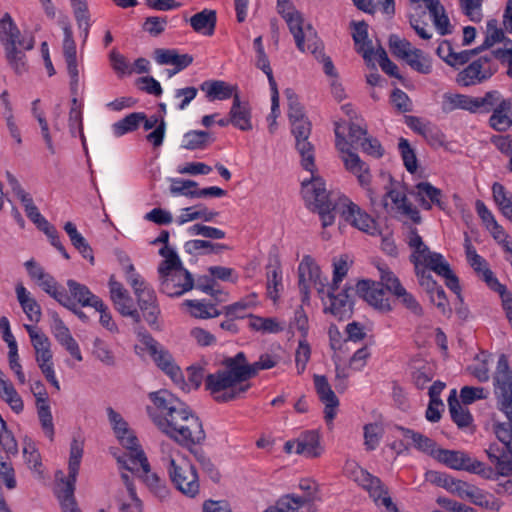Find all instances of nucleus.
Wrapping results in <instances>:
<instances>
[{
  "mask_svg": "<svg viewBox=\"0 0 512 512\" xmlns=\"http://www.w3.org/2000/svg\"><path fill=\"white\" fill-rule=\"evenodd\" d=\"M67 286L72 300H76L82 306H91L94 308L102 307V300L94 295L87 286L72 279L67 281Z\"/></svg>",
  "mask_w": 512,
  "mask_h": 512,
  "instance_id": "nucleus-34",
  "label": "nucleus"
},
{
  "mask_svg": "<svg viewBox=\"0 0 512 512\" xmlns=\"http://www.w3.org/2000/svg\"><path fill=\"white\" fill-rule=\"evenodd\" d=\"M323 448L320 445V435L316 430H309L301 433L296 439L295 453L307 457L316 458L322 454Z\"/></svg>",
  "mask_w": 512,
  "mask_h": 512,
  "instance_id": "nucleus-32",
  "label": "nucleus"
},
{
  "mask_svg": "<svg viewBox=\"0 0 512 512\" xmlns=\"http://www.w3.org/2000/svg\"><path fill=\"white\" fill-rule=\"evenodd\" d=\"M356 291L369 305L386 312L391 309L389 299L381 284L371 280H361L356 285Z\"/></svg>",
  "mask_w": 512,
  "mask_h": 512,
  "instance_id": "nucleus-17",
  "label": "nucleus"
},
{
  "mask_svg": "<svg viewBox=\"0 0 512 512\" xmlns=\"http://www.w3.org/2000/svg\"><path fill=\"white\" fill-rule=\"evenodd\" d=\"M341 204V215L346 222L369 235H376L378 233L375 220L357 204L350 201L347 197H341Z\"/></svg>",
  "mask_w": 512,
  "mask_h": 512,
  "instance_id": "nucleus-14",
  "label": "nucleus"
},
{
  "mask_svg": "<svg viewBox=\"0 0 512 512\" xmlns=\"http://www.w3.org/2000/svg\"><path fill=\"white\" fill-rule=\"evenodd\" d=\"M403 163L407 171L414 173L417 170V158L414 150L405 138H400L398 143Z\"/></svg>",
  "mask_w": 512,
  "mask_h": 512,
  "instance_id": "nucleus-63",
  "label": "nucleus"
},
{
  "mask_svg": "<svg viewBox=\"0 0 512 512\" xmlns=\"http://www.w3.org/2000/svg\"><path fill=\"white\" fill-rule=\"evenodd\" d=\"M39 421L41 423V427L44 430L45 435L53 440L54 437V424L53 418L50 410V406L47 403H38L36 404Z\"/></svg>",
  "mask_w": 512,
  "mask_h": 512,
  "instance_id": "nucleus-61",
  "label": "nucleus"
},
{
  "mask_svg": "<svg viewBox=\"0 0 512 512\" xmlns=\"http://www.w3.org/2000/svg\"><path fill=\"white\" fill-rule=\"evenodd\" d=\"M24 328L29 334L31 344L35 350V359L39 368L52 365L53 353L48 336L35 326L25 324Z\"/></svg>",
  "mask_w": 512,
  "mask_h": 512,
  "instance_id": "nucleus-18",
  "label": "nucleus"
},
{
  "mask_svg": "<svg viewBox=\"0 0 512 512\" xmlns=\"http://www.w3.org/2000/svg\"><path fill=\"white\" fill-rule=\"evenodd\" d=\"M144 343L159 368L174 380L181 377L180 368L173 363L172 356L168 351L164 350L151 336H148Z\"/></svg>",
  "mask_w": 512,
  "mask_h": 512,
  "instance_id": "nucleus-23",
  "label": "nucleus"
},
{
  "mask_svg": "<svg viewBox=\"0 0 512 512\" xmlns=\"http://www.w3.org/2000/svg\"><path fill=\"white\" fill-rule=\"evenodd\" d=\"M149 399L148 416L163 434L188 449L205 441L202 422L186 403L166 389L149 393Z\"/></svg>",
  "mask_w": 512,
  "mask_h": 512,
  "instance_id": "nucleus-1",
  "label": "nucleus"
},
{
  "mask_svg": "<svg viewBox=\"0 0 512 512\" xmlns=\"http://www.w3.org/2000/svg\"><path fill=\"white\" fill-rule=\"evenodd\" d=\"M483 96L473 97L457 93H445L443 95L442 110L452 112L456 109L469 111L470 113H480Z\"/></svg>",
  "mask_w": 512,
  "mask_h": 512,
  "instance_id": "nucleus-24",
  "label": "nucleus"
},
{
  "mask_svg": "<svg viewBox=\"0 0 512 512\" xmlns=\"http://www.w3.org/2000/svg\"><path fill=\"white\" fill-rule=\"evenodd\" d=\"M389 48L395 57L402 60H405V58L409 56L408 54L414 50L408 40L402 39L395 34L389 37Z\"/></svg>",
  "mask_w": 512,
  "mask_h": 512,
  "instance_id": "nucleus-62",
  "label": "nucleus"
},
{
  "mask_svg": "<svg viewBox=\"0 0 512 512\" xmlns=\"http://www.w3.org/2000/svg\"><path fill=\"white\" fill-rule=\"evenodd\" d=\"M476 363L470 365L468 370L479 381L487 382L490 379L489 364L492 362V357L485 351H481L475 357Z\"/></svg>",
  "mask_w": 512,
  "mask_h": 512,
  "instance_id": "nucleus-46",
  "label": "nucleus"
},
{
  "mask_svg": "<svg viewBox=\"0 0 512 512\" xmlns=\"http://www.w3.org/2000/svg\"><path fill=\"white\" fill-rule=\"evenodd\" d=\"M279 14L287 23L298 50L318 55L322 48V41L311 24L304 26L302 13L293 6H288L287 8L280 9Z\"/></svg>",
  "mask_w": 512,
  "mask_h": 512,
  "instance_id": "nucleus-5",
  "label": "nucleus"
},
{
  "mask_svg": "<svg viewBox=\"0 0 512 512\" xmlns=\"http://www.w3.org/2000/svg\"><path fill=\"white\" fill-rule=\"evenodd\" d=\"M167 472L174 487L183 495L194 498L199 494L200 483L196 468L187 458L169 457Z\"/></svg>",
  "mask_w": 512,
  "mask_h": 512,
  "instance_id": "nucleus-8",
  "label": "nucleus"
},
{
  "mask_svg": "<svg viewBox=\"0 0 512 512\" xmlns=\"http://www.w3.org/2000/svg\"><path fill=\"white\" fill-rule=\"evenodd\" d=\"M412 3H423L428 9L433 23L440 35L444 36L452 32L450 21L445 13L440 0H410Z\"/></svg>",
  "mask_w": 512,
  "mask_h": 512,
  "instance_id": "nucleus-31",
  "label": "nucleus"
},
{
  "mask_svg": "<svg viewBox=\"0 0 512 512\" xmlns=\"http://www.w3.org/2000/svg\"><path fill=\"white\" fill-rule=\"evenodd\" d=\"M249 317V327L252 330L262 333H279L284 329L276 318H264L256 315H250Z\"/></svg>",
  "mask_w": 512,
  "mask_h": 512,
  "instance_id": "nucleus-52",
  "label": "nucleus"
},
{
  "mask_svg": "<svg viewBox=\"0 0 512 512\" xmlns=\"http://www.w3.org/2000/svg\"><path fill=\"white\" fill-rule=\"evenodd\" d=\"M69 131L72 137L79 135L83 149L87 152L86 138L83 132V116L80 107H71L68 119Z\"/></svg>",
  "mask_w": 512,
  "mask_h": 512,
  "instance_id": "nucleus-53",
  "label": "nucleus"
},
{
  "mask_svg": "<svg viewBox=\"0 0 512 512\" xmlns=\"http://www.w3.org/2000/svg\"><path fill=\"white\" fill-rule=\"evenodd\" d=\"M143 119V112H132L112 125L113 134L116 137H121L127 133L134 132L139 128Z\"/></svg>",
  "mask_w": 512,
  "mask_h": 512,
  "instance_id": "nucleus-42",
  "label": "nucleus"
},
{
  "mask_svg": "<svg viewBox=\"0 0 512 512\" xmlns=\"http://www.w3.org/2000/svg\"><path fill=\"white\" fill-rule=\"evenodd\" d=\"M335 136L336 148L344 154L342 160L345 168L357 177L359 184L367 190L371 204L375 205L376 199L373 190L370 188L371 174L367 164L360 159L358 154L349 149V143L343 133L340 132L339 124H336Z\"/></svg>",
  "mask_w": 512,
  "mask_h": 512,
  "instance_id": "nucleus-9",
  "label": "nucleus"
},
{
  "mask_svg": "<svg viewBox=\"0 0 512 512\" xmlns=\"http://www.w3.org/2000/svg\"><path fill=\"white\" fill-rule=\"evenodd\" d=\"M383 435L382 427L377 423H369L364 426V445L366 450H375Z\"/></svg>",
  "mask_w": 512,
  "mask_h": 512,
  "instance_id": "nucleus-60",
  "label": "nucleus"
},
{
  "mask_svg": "<svg viewBox=\"0 0 512 512\" xmlns=\"http://www.w3.org/2000/svg\"><path fill=\"white\" fill-rule=\"evenodd\" d=\"M185 305L190 308L191 314L196 318L208 319L223 314L214 304L205 303L203 301L186 300Z\"/></svg>",
  "mask_w": 512,
  "mask_h": 512,
  "instance_id": "nucleus-48",
  "label": "nucleus"
},
{
  "mask_svg": "<svg viewBox=\"0 0 512 512\" xmlns=\"http://www.w3.org/2000/svg\"><path fill=\"white\" fill-rule=\"evenodd\" d=\"M421 265L426 269L434 271L436 274H446L449 272V263L444 259L440 253L431 252L428 253L425 259L421 262Z\"/></svg>",
  "mask_w": 512,
  "mask_h": 512,
  "instance_id": "nucleus-58",
  "label": "nucleus"
},
{
  "mask_svg": "<svg viewBox=\"0 0 512 512\" xmlns=\"http://www.w3.org/2000/svg\"><path fill=\"white\" fill-rule=\"evenodd\" d=\"M52 324L51 332L60 345L77 361H82V354L78 343L73 338L68 327L61 320L56 312H51Z\"/></svg>",
  "mask_w": 512,
  "mask_h": 512,
  "instance_id": "nucleus-22",
  "label": "nucleus"
},
{
  "mask_svg": "<svg viewBox=\"0 0 512 512\" xmlns=\"http://www.w3.org/2000/svg\"><path fill=\"white\" fill-rule=\"evenodd\" d=\"M503 39L504 32L501 28H498V21L496 19H490L486 25L485 40L479 48H481V51H484L494 44L501 42Z\"/></svg>",
  "mask_w": 512,
  "mask_h": 512,
  "instance_id": "nucleus-59",
  "label": "nucleus"
},
{
  "mask_svg": "<svg viewBox=\"0 0 512 512\" xmlns=\"http://www.w3.org/2000/svg\"><path fill=\"white\" fill-rule=\"evenodd\" d=\"M432 457L447 467L455 470L468 471L472 459L468 454L458 450L437 448L432 452Z\"/></svg>",
  "mask_w": 512,
  "mask_h": 512,
  "instance_id": "nucleus-30",
  "label": "nucleus"
},
{
  "mask_svg": "<svg viewBox=\"0 0 512 512\" xmlns=\"http://www.w3.org/2000/svg\"><path fill=\"white\" fill-rule=\"evenodd\" d=\"M137 297L138 306L142 313L144 320L155 329L159 328L158 317L160 309L157 304L156 294L150 287L135 294Z\"/></svg>",
  "mask_w": 512,
  "mask_h": 512,
  "instance_id": "nucleus-25",
  "label": "nucleus"
},
{
  "mask_svg": "<svg viewBox=\"0 0 512 512\" xmlns=\"http://www.w3.org/2000/svg\"><path fill=\"white\" fill-rule=\"evenodd\" d=\"M405 58V62L415 71L421 74H430L432 71V63L429 56L425 55L420 49L414 48V50L408 54Z\"/></svg>",
  "mask_w": 512,
  "mask_h": 512,
  "instance_id": "nucleus-49",
  "label": "nucleus"
},
{
  "mask_svg": "<svg viewBox=\"0 0 512 512\" xmlns=\"http://www.w3.org/2000/svg\"><path fill=\"white\" fill-rule=\"evenodd\" d=\"M314 385L320 401L325 405L324 418L327 423H332L337 414L339 400L325 376L314 375Z\"/></svg>",
  "mask_w": 512,
  "mask_h": 512,
  "instance_id": "nucleus-21",
  "label": "nucleus"
},
{
  "mask_svg": "<svg viewBox=\"0 0 512 512\" xmlns=\"http://www.w3.org/2000/svg\"><path fill=\"white\" fill-rule=\"evenodd\" d=\"M159 273L160 291L169 297H179L194 287L192 274L180 265Z\"/></svg>",
  "mask_w": 512,
  "mask_h": 512,
  "instance_id": "nucleus-10",
  "label": "nucleus"
},
{
  "mask_svg": "<svg viewBox=\"0 0 512 512\" xmlns=\"http://www.w3.org/2000/svg\"><path fill=\"white\" fill-rule=\"evenodd\" d=\"M231 124L241 131L252 130L251 108L248 102L241 101L239 95H235L229 111Z\"/></svg>",
  "mask_w": 512,
  "mask_h": 512,
  "instance_id": "nucleus-28",
  "label": "nucleus"
},
{
  "mask_svg": "<svg viewBox=\"0 0 512 512\" xmlns=\"http://www.w3.org/2000/svg\"><path fill=\"white\" fill-rule=\"evenodd\" d=\"M214 140L215 138L210 132L191 130L184 134L182 146L188 150L203 149Z\"/></svg>",
  "mask_w": 512,
  "mask_h": 512,
  "instance_id": "nucleus-43",
  "label": "nucleus"
},
{
  "mask_svg": "<svg viewBox=\"0 0 512 512\" xmlns=\"http://www.w3.org/2000/svg\"><path fill=\"white\" fill-rule=\"evenodd\" d=\"M22 49L23 48L18 45L5 49L6 59L17 74H22L27 71L26 56Z\"/></svg>",
  "mask_w": 512,
  "mask_h": 512,
  "instance_id": "nucleus-55",
  "label": "nucleus"
},
{
  "mask_svg": "<svg viewBox=\"0 0 512 512\" xmlns=\"http://www.w3.org/2000/svg\"><path fill=\"white\" fill-rule=\"evenodd\" d=\"M194 457L199 463L201 469L208 475V477L214 481L218 482L220 480V472L212 462L209 456L202 449L192 450Z\"/></svg>",
  "mask_w": 512,
  "mask_h": 512,
  "instance_id": "nucleus-57",
  "label": "nucleus"
},
{
  "mask_svg": "<svg viewBox=\"0 0 512 512\" xmlns=\"http://www.w3.org/2000/svg\"><path fill=\"white\" fill-rule=\"evenodd\" d=\"M351 477L358 485L368 491L375 503H378L379 500L382 501L383 497L388 496V490L380 478L370 474L367 470L355 465L351 471Z\"/></svg>",
  "mask_w": 512,
  "mask_h": 512,
  "instance_id": "nucleus-20",
  "label": "nucleus"
},
{
  "mask_svg": "<svg viewBox=\"0 0 512 512\" xmlns=\"http://www.w3.org/2000/svg\"><path fill=\"white\" fill-rule=\"evenodd\" d=\"M143 481L148 489L159 499L163 500L169 495V488L167 487L166 481L159 477L158 474L151 472L150 464L148 463V469H142Z\"/></svg>",
  "mask_w": 512,
  "mask_h": 512,
  "instance_id": "nucleus-41",
  "label": "nucleus"
},
{
  "mask_svg": "<svg viewBox=\"0 0 512 512\" xmlns=\"http://www.w3.org/2000/svg\"><path fill=\"white\" fill-rule=\"evenodd\" d=\"M398 429L402 432L404 438L412 440L413 445L418 450L428 453L431 456L432 452L437 450L436 443L427 436L404 427H398Z\"/></svg>",
  "mask_w": 512,
  "mask_h": 512,
  "instance_id": "nucleus-47",
  "label": "nucleus"
},
{
  "mask_svg": "<svg viewBox=\"0 0 512 512\" xmlns=\"http://www.w3.org/2000/svg\"><path fill=\"white\" fill-rule=\"evenodd\" d=\"M248 379L242 373L233 371V368H222L205 377V388L218 403H227L240 398L250 388Z\"/></svg>",
  "mask_w": 512,
  "mask_h": 512,
  "instance_id": "nucleus-3",
  "label": "nucleus"
},
{
  "mask_svg": "<svg viewBox=\"0 0 512 512\" xmlns=\"http://www.w3.org/2000/svg\"><path fill=\"white\" fill-rule=\"evenodd\" d=\"M60 25H61L63 33H64V39H63V45H62L64 59L75 58V57H77V50H76V43L73 39L72 27L67 18L61 20Z\"/></svg>",
  "mask_w": 512,
  "mask_h": 512,
  "instance_id": "nucleus-56",
  "label": "nucleus"
},
{
  "mask_svg": "<svg viewBox=\"0 0 512 512\" xmlns=\"http://www.w3.org/2000/svg\"><path fill=\"white\" fill-rule=\"evenodd\" d=\"M16 295L27 318L32 322L38 323L41 320L42 312L36 299L30 296V293L22 284L16 286Z\"/></svg>",
  "mask_w": 512,
  "mask_h": 512,
  "instance_id": "nucleus-36",
  "label": "nucleus"
},
{
  "mask_svg": "<svg viewBox=\"0 0 512 512\" xmlns=\"http://www.w3.org/2000/svg\"><path fill=\"white\" fill-rule=\"evenodd\" d=\"M256 298H257V294L251 293V294L247 295L246 297H244L243 299H241L233 304L224 306L222 312L226 316L242 318L244 311H246L247 309H249L251 307L256 306V304H257Z\"/></svg>",
  "mask_w": 512,
  "mask_h": 512,
  "instance_id": "nucleus-54",
  "label": "nucleus"
},
{
  "mask_svg": "<svg viewBox=\"0 0 512 512\" xmlns=\"http://www.w3.org/2000/svg\"><path fill=\"white\" fill-rule=\"evenodd\" d=\"M490 59L487 56L480 57L479 59L470 63L465 69L457 75V83L461 86H472L480 84L489 79L493 71L489 67Z\"/></svg>",
  "mask_w": 512,
  "mask_h": 512,
  "instance_id": "nucleus-15",
  "label": "nucleus"
},
{
  "mask_svg": "<svg viewBox=\"0 0 512 512\" xmlns=\"http://www.w3.org/2000/svg\"><path fill=\"white\" fill-rule=\"evenodd\" d=\"M314 502V497H301V496H295L294 494H287L282 496L276 504V508L279 509L280 512H304L299 511L301 508H303L307 504H311ZM315 509L312 507V505H309L307 512H314Z\"/></svg>",
  "mask_w": 512,
  "mask_h": 512,
  "instance_id": "nucleus-38",
  "label": "nucleus"
},
{
  "mask_svg": "<svg viewBox=\"0 0 512 512\" xmlns=\"http://www.w3.org/2000/svg\"><path fill=\"white\" fill-rule=\"evenodd\" d=\"M0 397L6 401L15 412L19 413L23 410L24 404L18 392L9 381L4 379H0Z\"/></svg>",
  "mask_w": 512,
  "mask_h": 512,
  "instance_id": "nucleus-51",
  "label": "nucleus"
},
{
  "mask_svg": "<svg viewBox=\"0 0 512 512\" xmlns=\"http://www.w3.org/2000/svg\"><path fill=\"white\" fill-rule=\"evenodd\" d=\"M336 290H331L329 287L327 297L329 298V306H325L324 312L330 313L339 320L349 317L352 313V304L350 302L349 289L345 288L337 295L334 294Z\"/></svg>",
  "mask_w": 512,
  "mask_h": 512,
  "instance_id": "nucleus-27",
  "label": "nucleus"
},
{
  "mask_svg": "<svg viewBox=\"0 0 512 512\" xmlns=\"http://www.w3.org/2000/svg\"><path fill=\"white\" fill-rule=\"evenodd\" d=\"M256 66L267 75L270 89H271L272 111H273V114H275V111L278 109V88H277V83L273 77L272 69L270 67V62H269V59H268L266 53L257 54Z\"/></svg>",
  "mask_w": 512,
  "mask_h": 512,
  "instance_id": "nucleus-45",
  "label": "nucleus"
},
{
  "mask_svg": "<svg viewBox=\"0 0 512 512\" xmlns=\"http://www.w3.org/2000/svg\"><path fill=\"white\" fill-rule=\"evenodd\" d=\"M299 290L302 295V302L309 303L310 287L313 286L319 296L325 294L326 278L322 279L319 266L314 259L305 255L298 266Z\"/></svg>",
  "mask_w": 512,
  "mask_h": 512,
  "instance_id": "nucleus-12",
  "label": "nucleus"
},
{
  "mask_svg": "<svg viewBox=\"0 0 512 512\" xmlns=\"http://www.w3.org/2000/svg\"><path fill=\"white\" fill-rule=\"evenodd\" d=\"M195 208L196 207L185 208V213L181 214L177 218V223L179 225H183L187 222L194 221L197 219H203L206 222H210L219 215L217 211L209 210L206 207L198 206L199 209Z\"/></svg>",
  "mask_w": 512,
  "mask_h": 512,
  "instance_id": "nucleus-50",
  "label": "nucleus"
},
{
  "mask_svg": "<svg viewBox=\"0 0 512 512\" xmlns=\"http://www.w3.org/2000/svg\"><path fill=\"white\" fill-rule=\"evenodd\" d=\"M292 134L295 136L296 149L301 156L302 167L311 174L316 172L314 147L308 141L311 134V123L307 118L290 122Z\"/></svg>",
  "mask_w": 512,
  "mask_h": 512,
  "instance_id": "nucleus-13",
  "label": "nucleus"
},
{
  "mask_svg": "<svg viewBox=\"0 0 512 512\" xmlns=\"http://www.w3.org/2000/svg\"><path fill=\"white\" fill-rule=\"evenodd\" d=\"M37 284L59 304L69 303V295L67 291L60 286L55 278L49 273H46L45 277L41 278Z\"/></svg>",
  "mask_w": 512,
  "mask_h": 512,
  "instance_id": "nucleus-40",
  "label": "nucleus"
},
{
  "mask_svg": "<svg viewBox=\"0 0 512 512\" xmlns=\"http://www.w3.org/2000/svg\"><path fill=\"white\" fill-rule=\"evenodd\" d=\"M109 287L111 300L113 301L116 310L122 316L131 317L135 323H139L141 321L140 314L138 310L134 308L132 298L123 285L111 277L109 280Z\"/></svg>",
  "mask_w": 512,
  "mask_h": 512,
  "instance_id": "nucleus-19",
  "label": "nucleus"
},
{
  "mask_svg": "<svg viewBox=\"0 0 512 512\" xmlns=\"http://www.w3.org/2000/svg\"><path fill=\"white\" fill-rule=\"evenodd\" d=\"M449 412L452 420L458 427H468L472 422V416L468 409L464 408L456 396V390L453 389L448 397Z\"/></svg>",
  "mask_w": 512,
  "mask_h": 512,
  "instance_id": "nucleus-39",
  "label": "nucleus"
},
{
  "mask_svg": "<svg viewBox=\"0 0 512 512\" xmlns=\"http://www.w3.org/2000/svg\"><path fill=\"white\" fill-rule=\"evenodd\" d=\"M120 443L127 449L123 455L116 456L120 469L138 472L139 468L148 469V459L138 443L137 437L128 428L127 433L117 435Z\"/></svg>",
  "mask_w": 512,
  "mask_h": 512,
  "instance_id": "nucleus-11",
  "label": "nucleus"
},
{
  "mask_svg": "<svg viewBox=\"0 0 512 512\" xmlns=\"http://www.w3.org/2000/svg\"><path fill=\"white\" fill-rule=\"evenodd\" d=\"M189 21L195 32L211 36L216 26V12L214 10L204 9L193 15Z\"/></svg>",
  "mask_w": 512,
  "mask_h": 512,
  "instance_id": "nucleus-37",
  "label": "nucleus"
},
{
  "mask_svg": "<svg viewBox=\"0 0 512 512\" xmlns=\"http://www.w3.org/2000/svg\"><path fill=\"white\" fill-rule=\"evenodd\" d=\"M469 264L492 290L504 291V285L497 280L494 273L490 270L487 261L482 256L479 258V261L474 260Z\"/></svg>",
  "mask_w": 512,
  "mask_h": 512,
  "instance_id": "nucleus-44",
  "label": "nucleus"
},
{
  "mask_svg": "<svg viewBox=\"0 0 512 512\" xmlns=\"http://www.w3.org/2000/svg\"><path fill=\"white\" fill-rule=\"evenodd\" d=\"M0 41L5 49L18 45L29 51L34 47V37L20 39V30L9 13H5L0 19Z\"/></svg>",
  "mask_w": 512,
  "mask_h": 512,
  "instance_id": "nucleus-16",
  "label": "nucleus"
},
{
  "mask_svg": "<svg viewBox=\"0 0 512 512\" xmlns=\"http://www.w3.org/2000/svg\"><path fill=\"white\" fill-rule=\"evenodd\" d=\"M200 89L206 93L209 101L226 100L238 94L237 86L222 80H207L200 85Z\"/></svg>",
  "mask_w": 512,
  "mask_h": 512,
  "instance_id": "nucleus-29",
  "label": "nucleus"
},
{
  "mask_svg": "<svg viewBox=\"0 0 512 512\" xmlns=\"http://www.w3.org/2000/svg\"><path fill=\"white\" fill-rule=\"evenodd\" d=\"M83 456V443L73 439L70 444V455L68 463V477L61 481V487L57 491V498L60 501L63 512H80L74 497L75 484Z\"/></svg>",
  "mask_w": 512,
  "mask_h": 512,
  "instance_id": "nucleus-6",
  "label": "nucleus"
},
{
  "mask_svg": "<svg viewBox=\"0 0 512 512\" xmlns=\"http://www.w3.org/2000/svg\"><path fill=\"white\" fill-rule=\"evenodd\" d=\"M495 394L505 412L509 423H496L494 433L502 443L501 447H512V371L509 368L506 355L501 354L494 375Z\"/></svg>",
  "mask_w": 512,
  "mask_h": 512,
  "instance_id": "nucleus-2",
  "label": "nucleus"
},
{
  "mask_svg": "<svg viewBox=\"0 0 512 512\" xmlns=\"http://www.w3.org/2000/svg\"><path fill=\"white\" fill-rule=\"evenodd\" d=\"M282 287V273L280 268L274 267L267 271V295L273 301L279 298Z\"/></svg>",
  "mask_w": 512,
  "mask_h": 512,
  "instance_id": "nucleus-64",
  "label": "nucleus"
},
{
  "mask_svg": "<svg viewBox=\"0 0 512 512\" xmlns=\"http://www.w3.org/2000/svg\"><path fill=\"white\" fill-rule=\"evenodd\" d=\"M485 452L501 476H512V447H501L498 443H491Z\"/></svg>",
  "mask_w": 512,
  "mask_h": 512,
  "instance_id": "nucleus-26",
  "label": "nucleus"
},
{
  "mask_svg": "<svg viewBox=\"0 0 512 512\" xmlns=\"http://www.w3.org/2000/svg\"><path fill=\"white\" fill-rule=\"evenodd\" d=\"M480 113H491L489 126L506 132L512 127V97L505 98L498 90L488 91L483 95Z\"/></svg>",
  "mask_w": 512,
  "mask_h": 512,
  "instance_id": "nucleus-7",
  "label": "nucleus"
},
{
  "mask_svg": "<svg viewBox=\"0 0 512 512\" xmlns=\"http://www.w3.org/2000/svg\"><path fill=\"white\" fill-rule=\"evenodd\" d=\"M354 31L352 37L358 53L366 61H370L373 55L372 42L368 39V25L364 22H352Z\"/></svg>",
  "mask_w": 512,
  "mask_h": 512,
  "instance_id": "nucleus-35",
  "label": "nucleus"
},
{
  "mask_svg": "<svg viewBox=\"0 0 512 512\" xmlns=\"http://www.w3.org/2000/svg\"><path fill=\"white\" fill-rule=\"evenodd\" d=\"M416 189L418 201L423 209L430 210L432 204L437 205L442 210L445 208L440 189L434 187L429 182L418 183Z\"/></svg>",
  "mask_w": 512,
  "mask_h": 512,
  "instance_id": "nucleus-33",
  "label": "nucleus"
},
{
  "mask_svg": "<svg viewBox=\"0 0 512 512\" xmlns=\"http://www.w3.org/2000/svg\"><path fill=\"white\" fill-rule=\"evenodd\" d=\"M302 195L307 206L318 212L323 227L331 226L334 223L335 216L333 211L342 210L341 198L338 203H334L325 188L324 180L311 174L310 179L302 181Z\"/></svg>",
  "mask_w": 512,
  "mask_h": 512,
  "instance_id": "nucleus-4",
  "label": "nucleus"
}]
</instances>
